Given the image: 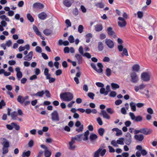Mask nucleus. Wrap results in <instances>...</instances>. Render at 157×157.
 I'll return each instance as SVG.
<instances>
[{"label": "nucleus", "mask_w": 157, "mask_h": 157, "mask_svg": "<svg viewBox=\"0 0 157 157\" xmlns=\"http://www.w3.org/2000/svg\"><path fill=\"white\" fill-rule=\"evenodd\" d=\"M83 125H81V126H80L79 128H76V131L78 132H82L83 131Z\"/></svg>", "instance_id": "c03bdc74"}, {"label": "nucleus", "mask_w": 157, "mask_h": 157, "mask_svg": "<svg viewBox=\"0 0 157 157\" xmlns=\"http://www.w3.org/2000/svg\"><path fill=\"white\" fill-rule=\"evenodd\" d=\"M74 2L73 0H63V4L67 7L71 6Z\"/></svg>", "instance_id": "1a4fd4ad"}, {"label": "nucleus", "mask_w": 157, "mask_h": 157, "mask_svg": "<svg viewBox=\"0 0 157 157\" xmlns=\"http://www.w3.org/2000/svg\"><path fill=\"white\" fill-rule=\"evenodd\" d=\"M111 86L112 89L113 90L119 88L120 87L119 86L118 84L114 83H112L111 84Z\"/></svg>", "instance_id": "58836bf2"}, {"label": "nucleus", "mask_w": 157, "mask_h": 157, "mask_svg": "<svg viewBox=\"0 0 157 157\" xmlns=\"http://www.w3.org/2000/svg\"><path fill=\"white\" fill-rule=\"evenodd\" d=\"M134 137L136 140L139 141H142L144 138V135L141 134L139 135H135Z\"/></svg>", "instance_id": "2eb2a0df"}, {"label": "nucleus", "mask_w": 157, "mask_h": 157, "mask_svg": "<svg viewBox=\"0 0 157 157\" xmlns=\"http://www.w3.org/2000/svg\"><path fill=\"white\" fill-rule=\"evenodd\" d=\"M46 79H49V82L50 83L54 82L56 80L55 78H51V76H49V78Z\"/></svg>", "instance_id": "052dcab7"}, {"label": "nucleus", "mask_w": 157, "mask_h": 157, "mask_svg": "<svg viewBox=\"0 0 157 157\" xmlns=\"http://www.w3.org/2000/svg\"><path fill=\"white\" fill-rule=\"evenodd\" d=\"M24 5V2L23 1H21L19 2L17 4L18 6L19 7H21L23 6Z\"/></svg>", "instance_id": "338daca9"}, {"label": "nucleus", "mask_w": 157, "mask_h": 157, "mask_svg": "<svg viewBox=\"0 0 157 157\" xmlns=\"http://www.w3.org/2000/svg\"><path fill=\"white\" fill-rule=\"evenodd\" d=\"M141 79L144 81L148 82L150 80V76L148 73L144 72L141 74Z\"/></svg>", "instance_id": "20e7f679"}, {"label": "nucleus", "mask_w": 157, "mask_h": 157, "mask_svg": "<svg viewBox=\"0 0 157 157\" xmlns=\"http://www.w3.org/2000/svg\"><path fill=\"white\" fill-rule=\"evenodd\" d=\"M138 17L139 18H141L143 16V13L142 12L138 11L137 13Z\"/></svg>", "instance_id": "864d4df0"}, {"label": "nucleus", "mask_w": 157, "mask_h": 157, "mask_svg": "<svg viewBox=\"0 0 157 157\" xmlns=\"http://www.w3.org/2000/svg\"><path fill=\"white\" fill-rule=\"evenodd\" d=\"M99 114L100 115H102L104 118H105L109 120L110 118L109 115L105 110H101Z\"/></svg>", "instance_id": "ddd939ff"}, {"label": "nucleus", "mask_w": 157, "mask_h": 157, "mask_svg": "<svg viewBox=\"0 0 157 157\" xmlns=\"http://www.w3.org/2000/svg\"><path fill=\"white\" fill-rule=\"evenodd\" d=\"M116 93L114 91H111L110 92L109 96L110 97H114L116 95Z\"/></svg>", "instance_id": "603ef678"}, {"label": "nucleus", "mask_w": 157, "mask_h": 157, "mask_svg": "<svg viewBox=\"0 0 157 157\" xmlns=\"http://www.w3.org/2000/svg\"><path fill=\"white\" fill-rule=\"evenodd\" d=\"M140 66L138 64H135L132 66V70L133 71L138 72L140 69Z\"/></svg>", "instance_id": "c756f323"}, {"label": "nucleus", "mask_w": 157, "mask_h": 157, "mask_svg": "<svg viewBox=\"0 0 157 157\" xmlns=\"http://www.w3.org/2000/svg\"><path fill=\"white\" fill-rule=\"evenodd\" d=\"M105 130L103 128H100L98 130V133L100 136H102L105 132Z\"/></svg>", "instance_id": "a19ab883"}, {"label": "nucleus", "mask_w": 157, "mask_h": 157, "mask_svg": "<svg viewBox=\"0 0 157 157\" xmlns=\"http://www.w3.org/2000/svg\"><path fill=\"white\" fill-rule=\"evenodd\" d=\"M140 133L145 135H148L150 134L152 130L151 129H148L147 128H143L140 129Z\"/></svg>", "instance_id": "f8f14e48"}, {"label": "nucleus", "mask_w": 157, "mask_h": 157, "mask_svg": "<svg viewBox=\"0 0 157 157\" xmlns=\"http://www.w3.org/2000/svg\"><path fill=\"white\" fill-rule=\"evenodd\" d=\"M51 119L52 121H58L59 120V114L56 110L54 111L51 114Z\"/></svg>", "instance_id": "39448f33"}, {"label": "nucleus", "mask_w": 157, "mask_h": 157, "mask_svg": "<svg viewBox=\"0 0 157 157\" xmlns=\"http://www.w3.org/2000/svg\"><path fill=\"white\" fill-rule=\"evenodd\" d=\"M75 143V142H74L71 139V141L69 143V149L71 150H74L75 149L76 147V146L74 145Z\"/></svg>", "instance_id": "f3484780"}, {"label": "nucleus", "mask_w": 157, "mask_h": 157, "mask_svg": "<svg viewBox=\"0 0 157 157\" xmlns=\"http://www.w3.org/2000/svg\"><path fill=\"white\" fill-rule=\"evenodd\" d=\"M100 92L101 94H103L105 95H106L108 94L107 92L106 91L105 89L102 87L101 88L100 90Z\"/></svg>", "instance_id": "c9c22d12"}, {"label": "nucleus", "mask_w": 157, "mask_h": 157, "mask_svg": "<svg viewBox=\"0 0 157 157\" xmlns=\"http://www.w3.org/2000/svg\"><path fill=\"white\" fill-rule=\"evenodd\" d=\"M82 135V134L77 135L75 137H72L71 139L75 142V140L79 141H80V139Z\"/></svg>", "instance_id": "a211bd4d"}, {"label": "nucleus", "mask_w": 157, "mask_h": 157, "mask_svg": "<svg viewBox=\"0 0 157 157\" xmlns=\"http://www.w3.org/2000/svg\"><path fill=\"white\" fill-rule=\"evenodd\" d=\"M95 6L97 7L100 8H102L104 7V5L102 2H97L95 4Z\"/></svg>", "instance_id": "ea45409f"}, {"label": "nucleus", "mask_w": 157, "mask_h": 157, "mask_svg": "<svg viewBox=\"0 0 157 157\" xmlns=\"http://www.w3.org/2000/svg\"><path fill=\"white\" fill-rule=\"evenodd\" d=\"M111 70L109 68H107L106 70V75L107 76H110L111 74Z\"/></svg>", "instance_id": "a18cd8bd"}, {"label": "nucleus", "mask_w": 157, "mask_h": 157, "mask_svg": "<svg viewBox=\"0 0 157 157\" xmlns=\"http://www.w3.org/2000/svg\"><path fill=\"white\" fill-rule=\"evenodd\" d=\"M38 17L40 19L44 20L47 18V15L45 12H42L38 14Z\"/></svg>", "instance_id": "dca6fc26"}, {"label": "nucleus", "mask_w": 157, "mask_h": 157, "mask_svg": "<svg viewBox=\"0 0 157 157\" xmlns=\"http://www.w3.org/2000/svg\"><path fill=\"white\" fill-rule=\"evenodd\" d=\"M129 115L131 119L132 120H134L135 122H140L143 120V117L139 115L136 117L134 113H133L130 112L129 113Z\"/></svg>", "instance_id": "f03ea898"}, {"label": "nucleus", "mask_w": 157, "mask_h": 157, "mask_svg": "<svg viewBox=\"0 0 157 157\" xmlns=\"http://www.w3.org/2000/svg\"><path fill=\"white\" fill-rule=\"evenodd\" d=\"M12 119L14 120H16L18 118L17 117V114L16 111L12 112L11 114Z\"/></svg>", "instance_id": "b1692460"}, {"label": "nucleus", "mask_w": 157, "mask_h": 157, "mask_svg": "<svg viewBox=\"0 0 157 157\" xmlns=\"http://www.w3.org/2000/svg\"><path fill=\"white\" fill-rule=\"evenodd\" d=\"M130 75L131 81L132 82L136 83L138 82L139 80V77L135 72L131 73L130 74Z\"/></svg>", "instance_id": "7ed1b4c3"}, {"label": "nucleus", "mask_w": 157, "mask_h": 157, "mask_svg": "<svg viewBox=\"0 0 157 157\" xmlns=\"http://www.w3.org/2000/svg\"><path fill=\"white\" fill-rule=\"evenodd\" d=\"M117 144L120 145H124V138H120L117 140Z\"/></svg>", "instance_id": "7c9ffc66"}, {"label": "nucleus", "mask_w": 157, "mask_h": 157, "mask_svg": "<svg viewBox=\"0 0 157 157\" xmlns=\"http://www.w3.org/2000/svg\"><path fill=\"white\" fill-rule=\"evenodd\" d=\"M124 139V141L126 144L127 145L130 144L132 142L131 135L129 132H127L126 133L125 138Z\"/></svg>", "instance_id": "423d86ee"}, {"label": "nucleus", "mask_w": 157, "mask_h": 157, "mask_svg": "<svg viewBox=\"0 0 157 157\" xmlns=\"http://www.w3.org/2000/svg\"><path fill=\"white\" fill-rule=\"evenodd\" d=\"M95 84L98 87L102 88L104 86V84L101 82H97Z\"/></svg>", "instance_id": "e2e57ef3"}, {"label": "nucleus", "mask_w": 157, "mask_h": 157, "mask_svg": "<svg viewBox=\"0 0 157 157\" xmlns=\"http://www.w3.org/2000/svg\"><path fill=\"white\" fill-rule=\"evenodd\" d=\"M106 35L104 33H101L100 34L99 37L101 40H103L106 37Z\"/></svg>", "instance_id": "774afa93"}, {"label": "nucleus", "mask_w": 157, "mask_h": 157, "mask_svg": "<svg viewBox=\"0 0 157 157\" xmlns=\"http://www.w3.org/2000/svg\"><path fill=\"white\" fill-rule=\"evenodd\" d=\"M44 94V90H42L40 91H39L37 93L35 94L34 93L32 95L33 96H36L40 97H42Z\"/></svg>", "instance_id": "6ab92c4d"}, {"label": "nucleus", "mask_w": 157, "mask_h": 157, "mask_svg": "<svg viewBox=\"0 0 157 157\" xmlns=\"http://www.w3.org/2000/svg\"><path fill=\"white\" fill-rule=\"evenodd\" d=\"M33 55V52L30 51L28 55L25 56L24 58V59L25 60L30 61L32 59Z\"/></svg>", "instance_id": "4468645a"}, {"label": "nucleus", "mask_w": 157, "mask_h": 157, "mask_svg": "<svg viewBox=\"0 0 157 157\" xmlns=\"http://www.w3.org/2000/svg\"><path fill=\"white\" fill-rule=\"evenodd\" d=\"M3 147L8 148L9 146V143L8 141H4L2 144Z\"/></svg>", "instance_id": "79ce46f5"}, {"label": "nucleus", "mask_w": 157, "mask_h": 157, "mask_svg": "<svg viewBox=\"0 0 157 157\" xmlns=\"http://www.w3.org/2000/svg\"><path fill=\"white\" fill-rule=\"evenodd\" d=\"M16 76L18 80H19L22 77V73L21 72H19V73H17L16 74Z\"/></svg>", "instance_id": "49530a36"}, {"label": "nucleus", "mask_w": 157, "mask_h": 157, "mask_svg": "<svg viewBox=\"0 0 157 157\" xmlns=\"http://www.w3.org/2000/svg\"><path fill=\"white\" fill-rule=\"evenodd\" d=\"M33 29L36 35H40V32L39 31L38 29L35 25H33Z\"/></svg>", "instance_id": "e433bc0d"}, {"label": "nucleus", "mask_w": 157, "mask_h": 157, "mask_svg": "<svg viewBox=\"0 0 157 157\" xmlns=\"http://www.w3.org/2000/svg\"><path fill=\"white\" fill-rule=\"evenodd\" d=\"M97 121L99 125H102L103 122L101 118L100 117H98L97 119Z\"/></svg>", "instance_id": "13d9d810"}, {"label": "nucleus", "mask_w": 157, "mask_h": 157, "mask_svg": "<svg viewBox=\"0 0 157 157\" xmlns=\"http://www.w3.org/2000/svg\"><path fill=\"white\" fill-rule=\"evenodd\" d=\"M95 30L96 31L99 32L102 30L103 28L101 25H97L95 26Z\"/></svg>", "instance_id": "393cba45"}, {"label": "nucleus", "mask_w": 157, "mask_h": 157, "mask_svg": "<svg viewBox=\"0 0 157 157\" xmlns=\"http://www.w3.org/2000/svg\"><path fill=\"white\" fill-rule=\"evenodd\" d=\"M88 96L90 98L92 99H94V97L95 96V94L94 93L91 92H90L87 94Z\"/></svg>", "instance_id": "8fccbe9b"}, {"label": "nucleus", "mask_w": 157, "mask_h": 157, "mask_svg": "<svg viewBox=\"0 0 157 157\" xmlns=\"http://www.w3.org/2000/svg\"><path fill=\"white\" fill-rule=\"evenodd\" d=\"M44 5L40 2H35L33 5V8L35 9H42L44 8Z\"/></svg>", "instance_id": "9b49d317"}, {"label": "nucleus", "mask_w": 157, "mask_h": 157, "mask_svg": "<svg viewBox=\"0 0 157 157\" xmlns=\"http://www.w3.org/2000/svg\"><path fill=\"white\" fill-rule=\"evenodd\" d=\"M98 49L100 51H102L104 49L103 43L101 42H99L98 44Z\"/></svg>", "instance_id": "412c9836"}, {"label": "nucleus", "mask_w": 157, "mask_h": 157, "mask_svg": "<svg viewBox=\"0 0 157 157\" xmlns=\"http://www.w3.org/2000/svg\"><path fill=\"white\" fill-rule=\"evenodd\" d=\"M11 125L13 126V128H15L16 130H19L20 129V126L16 123L12 122L11 123Z\"/></svg>", "instance_id": "72a5a7b5"}, {"label": "nucleus", "mask_w": 157, "mask_h": 157, "mask_svg": "<svg viewBox=\"0 0 157 157\" xmlns=\"http://www.w3.org/2000/svg\"><path fill=\"white\" fill-rule=\"evenodd\" d=\"M98 138V136L95 134H92L90 135V138L91 141H93Z\"/></svg>", "instance_id": "c85d7f7f"}, {"label": "nucleus", "mask_w": 157, "mask_h": 157, "mask_svg": "<svg viewBox=\"0 0 157 157\" xmlns=\"http://www.w3.org/2000/svg\"><path fill=\"white\" fill-rule=\"evenodd\" d=\"M62 71L61 69H59L56 71V75L57 76H59L62 74Z\"/></svg>", "instance_id": "0e129e2a"}, {"label": "nucleus", "mask_w": 157, "mask_h": 157, "mask_svg": "<svg viewBox=\"0 0 157 157\" xmlns=\"http://www.w3.org/2000/svg\"><path fill=\"white\" fill-rule=\"evenodd\" d=\"M68 40L71 43H73L75 41L74 38L72 35L68 37Z\"/></svg>", "instance_id": "de8ad7c7"}, {"label": "nucleus", "mask_w": 157, "mask_h": 157, "mask_svg": "<svg viewBox=\"0 0 157 157\" xmlns=\"http://www.w3.org/2000/svg\"><path fill=\"white\" fill-rule=\"evenodd\" d=\"M92 37V35L90 33H89L86 35V42L88 43L90 41V39Z\"/></svg>", "instance_id": "a878e982"}, {"label": "nucleus", "mask_w": 157, "mask_h": 157, "mask_svg": "<svg viewBox=\"0 0 157 157\" xmlns=\"http://www.w3.org/2000/svg\"><path fill=\"white\" fill-rule=\"evenodd\" d=\"M27 17L28 20L31 22H32L34 21V18L30 13H29L27 14Z\"/></svg>", "instance_id": "4c0bfd02"}, {"label": "nucleus", "mask_w": 157, "mask_h": 157, "mask_svg": "<svg viewBox=\"0 0 157 157\" xmlns=\"http://www.w3.org/2000/svg\"><path fill=\"white\" fill-rule=\"evenodd\" d=\"M35 51L36 52L40 53L42 52V49L40 47L37 46L36 47Z\"/></svg>", "instance_id": "3c124183"}, {"label": "nucleus", "mask_w": 157, "mask_h": 157, "mask_svg": "<svg viewBox=\"0 0 157 157\" xmlns=\"http://www.w3.org/2000/svg\"><path fill=\"white\" fill-rule=\"evenodd\" d=\"M31 154V151H28L26 152H24L22 154V157H29L30 156Z\"/></svg>", "instance_id": "473e14b6"}, {"label": "nucleus", "mask_w": 157, "mask_h": 157, "mask_svg": "<svg viewBox=\"0 0 157 157\" xmlns=\"http://www.w3.org/2000/svg\"><path fill=\"white\" fill-rule=\"evenodd\" d=\"M6 105V104L3 100H2L0 102V109L2 108L3 106H4Z\"/></svg>", "instance_id": "69168bd1"}, {"label": "nucleus", "mask_w": 157, "mask_h": 157, "mask_svg": "<svg viewBox=\"0 0 157 157\" xmlns=\"http://www.w3.org/2000/svg\"><path fill=\"white\" fill-rule=\"evenodd\" d=\"M44 94H45V96L48 98H50L51 97V94L49 91L47 90H46L44 91Z\"/></svg>", "instance_id": "6e6d98bb"}, {"label": "nucleus", "mask_w": 157, "mask_h": 157, "mask_svg": "<svg viewBox=\"0 0 157 157\" xmlns=\"http://www.w3.org/2000/svg\"><path fill=\"white\" fill-rule=\"evenodd\" d=\"M65 23L66 24L67 26V27H70L71 25V23L70 21L68 19H67L65 21Z\"/></svg>", "instance_id": "5fc2aeb1"}, {"label": "nucleus", "mask_w": 157, "mask_h": 157, "mask_svg": "<svg viewBox=\"0 0 157 157\" xmlns=\"http://www.w3.org/2000/svg\"><path fill=\"white\" fill-rule=\"evenodd\" d=\"M105 43L108 47L110 48H112L114 46V44L113 41L109 39H106Z\"/></svg>", "instance_id": "9d476101"}, {"label": "nucleus", "mask_w": 157, "mask_h": 157, "mask_svg": "<svg viewBox=\"0 0 157 157\" xmlns=\"http://www.w3.org/2000/svg\"><path fill=\"white\" fill-rule=\"evenodd\" d=\"M75 57L78 60V64H80L82 63V59L81 55L79 54H76L75 55Z\"/></svg>", "instance_id": "aec40b11"}, {"label": "nucleus", "mask_w": 157, "mask_h": 157, "mask_svg": "<svg viewBox=\"0 0 157 157\" xmlns=\"http://www.w3.org/2000/svg\"><path fill=\"white\" fill-rule=\"evenodd\" d=\"M82 56H84L86 57L88 59H90L91 57L90 54L88 52H86Z\"/></svg>", "instance_id": "680f3d73"}, {"label": "nucleus", "mask_w": 157, "mask_h": 157, "mask_svg": "<svg viewBox=\"0 0 157 157\" xmlns=\"http://www.w3.org/2000/svg\"><path fill=\"white\" fill-rule=\"evenodd\" d=\"M17 100L21 104H23L25 101L23 97L21 95H19L18 96Z\"/></svg>", "instance_id": "4be33fe9"}, {"label": "nucleus", "mask_w": 157, "mask_h": 157, "mask_svg": "<svg viewBox=\"0 0 157 157\" xmlns=\"http://www.w3.org/2000/svg\"><path fill=\"white\" fill-rule=\"evenodd\" d=\"M118 19L120 21L118 22V25L120 27H123L126 26L127 23L124 18L122 17H119L118 18Z\"/></svg>", "instance_id": "0eeeda50"}, {"label": "nucleus", "mask_w": 157, "mask_h": 157, "mask_svg": "<svg viewBox=\"0 0 157 157\" xmlns=\"http://www.w3.org/2000/svg\"><path fill=\"white\" fill-rule=\"evenodd\" d=\"M49 70L48 68H45L44 70V74L46 76V78H49V76H51V75L49 74Z\"/></svg>", "instance_id": "cd10ccee"}, {"label": "nucleus", "mask_w": 157, "mask_h": 157, "mask_svg": "<svg viewBox=\"0 0 157 157\" xmlns=\"http://www.w3.org/2000/svg\"><path fill=\"white\" fill-rule=\"evenodd\" d=\"M3 152L2 153L3 154H5L8 152L9 150L8 148L6 147H3L2 148Z\"/></svg>", "instance_id": "bf43d9fd"}, {"label": "nucleus", "mask_w": 157, "mask_h": 157, "mask_svg": "<svg viewBox=\"0 0 157 157\" xmlns=\"http://www.w3.org/2000/svg\"><path fill=\"white\" fill-rule=\"evenodd\" d=\"M136 104L134 102H131L130 103V106L132 110L133 111H135L136 110Z\"/></svg>", "instance_id": "5701e85b"}, {"label": "nucleus", "mask_w": 157, "mask_h": 157, "mask_svg": "<svg viewBox=\"0 0 157 157\" xmlns=\"http://www.w3.org/2000/svg\"><path fill=\"white\" fill-rule=\"evenodd\" d=\"M121 54L122 56H123L124 54L126 56H128L127 50L126 48H124L123 50V53Z\"/></svg>", "instance_id": "4d7b16f0"}, {"label": "nucleus", "mask_w": 157, "mask_h": 157, "mask_svg": "<svg viewBox=\"0 0 157 157\" xmlns=\"http://www.w3.org/2000/svg\"><path fill=\"white\" fill-rule=\"evenodd\" d=\"M44 156L45 157H50L51 155V152L48 150V149L44 150Z\"/></svg>", "instance_id": "f704fd0d"}, {"label": "nucleus", "mask_w": 157, "mask_h": 157, "mask_svg": "<svg viewBox=\"0 0 157 157\" xmlns=\"http://www.w3.org/2000/svg\"><path fill=\"white\" fill-rule=\"evenodd\" d=\"M111 144L114 147H118V145H117V141H116L115 140H112L111 141Z\"/></svg>", "instance_id": "37998d69"}, {"label": "nucleus", "mask_w": 157, "mask_h": 157, "mask_svg": "<svg viewBox=\"0 0 157 157\" xmlns=\"http://www.w3.org/2000/svg\"><path fill=\"white\" fill-rule=\"evenodd\" d=\"M52 30L48 29H45L43 31L44 33L47 36L50 35L51 34H52Z\"/></svg>", "instance_id": "bb28decb"}, {"label": "nucleus", "mask_w": 157, "mask_h": 157, "mask_svg": "<svg viewBox=\"0 0 157 157\" xmlns=\"http://www.w3.org/2000/svg\"><path fill=\"white\" fill-rule=\"evenodd\" d=\"M84 28L83 26L82 25H80L78 27V31L80 33H82L83 31Z\"/></svg>", "instance_id": "09e8293b"}, {"label": "nucleus", "mask_w": 157, "mask_h": 157, "mask_svg": "<svg viewBox=\"0 0 157 157\" xmlns=\"http://www.w3.org/2000/svg\"><path fill=\"white\" fill-rule=\"evenodd\" d=\"M60 98L66 101H70L72 100L74 97L73 94L71 92H65L61 93L60 95Z\"/></svg>", "instance_id": "f257e3e1"}, {"label": "nucleus", "mask_w": 157, "mask_h": 157, "mask_svg": "<svg viewBox=\"0 0 157 157\" xmlns=\"http://www.w3.org/2000/svg\"><path fill=\"white\" fill-rule=\"evenodd\" d=\"M108 34L114 38L117 37V36L115 32L113 31V28L111 27H109L107 28Z\"/></svg>", "instance_id": "6e6552de"}, {"label": "nucleus", "mask_w": 157, "mask_h": 157, "mask_svg": "<svg viewBox=\"0 0 157 157\" xmlns=\"http://www.w3.org/2000/svg\"><path fill=\"white\" fill-rule=\"evenodd\" d=\"M102 149V148H100L96 151L94 153V157H99V154Z\"/></svg>", "instance_id": "2f4dec72"}]
</instances>
